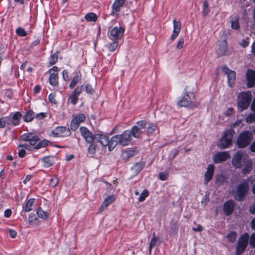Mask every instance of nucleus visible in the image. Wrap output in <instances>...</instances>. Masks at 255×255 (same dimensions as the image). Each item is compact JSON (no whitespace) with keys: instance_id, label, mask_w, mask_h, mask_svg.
<instances>
[{"instance_id":"obj_1","label":"nucleus","mask_w":255,"mask_h":255,"mask_svg":"<svg viewBox=\"0 0 255 255\" xmlns=\"http://www.w3.org/2000/svg\"><path fill=\"white\" fill-rule=\"evenodd\" d=\"M195 99V93L193 92H189L188 87L186 86L184 89V92L180 100L177 103V106L179 108L185 107L193 109L197 107L194 102Z\"/></svg>"},{"instance_id":"obj_2","label":"nucleus","mask_w":255,"mask_h":255,"mask_svg":"<svg viewBox=\"0 0 255 255\" xmlns=\"http://www.w3.org/2000/svg\"><path fill=\"white\" fill-rule=\"evenodd\" d=\"M249 190V180L244 179L237 185L234 192V199L237 201H244L248 195Z\"/></svg>"},{"instance_id":"obj_3","label":"nucleus","mask_w":255,"mask_h":255,"mask_svg":"<svg viewBox=\"0 0 255 255\" xmlns=\"http://www.w3.org/2000/svg\"><path fill=\"white\" fill-rule=\"evenodd\" d=\"M129 130H125L121 134H116L112 137V145L110 148H114L118 144L125 146L129 145L132 140Z\"/></svg>"},{"instance_id":"obj_4","label":"nucleus","mask_w":255,"mask_h":255,"mask_svg":"<svg viewBox=\"0 0 255 255\" xmlns=\"http://www.w3.org/2000/svg\"><path fill=\"white\" fill-rule=\"evenodd\" d=\"M252 95L250 91L242 92L238 96L237 106L239 110L242 112L247 110L251 102Z\"/></svg>"},{"instance_id":"obj_5","label":"nucleus","mask_w":255,"mask_h":255,"mask_svg":"<svg viewBox=\"0 0 255 255\" xmlns=\"http://www.w3.org/2000/svg\"><path fill=\"white\" fill-rule=\"evenodd\" d=\"M234 133V130L231 128L224 130L223 136L217 144L218 147L220 149H223L231 146Z\"/></svg>"},{"instance_id":"obj_6","label":"nucleus","mask_w":255,"mask_h":255,"mask_svg":"<svg viewBox=\"0 0 255 255\" xmlns=\"http://www.w3.org/2000/svg\"><path fill=\"white\" fill-rule=\"evenodd\" d=\"M253 139V134L249 130L242 131L238 136L236 144L239 148H244L247 147Z\"/></svg>"},{"instance_id":"obj_7","label":"nucleus","mask_w":255,"mask_h":255,"mask_svg":"<svg viewBox=\"0 0 255 255\" xmlns=\"http://www.w3.org/2000/svg\"><path fill=\"white\" fill-rule=\"evenodd\" d=\"M249 240V234L248 233H243L238 239L236 245V255H241L247 249Z\"/></svg>"},{"instance_id":"obj_8","label":"nucleus","mask_w":255,"mask_h":255,"mask_svg":"<svg viewBox=\"0 0 255 255\" xmlns=\"http://www.w3.org/2000/svg\"><path fill=\"white\" fill-rule=\"evenodd\" d=\"M70 128L65 126H58L48 133V136L52 137H66L71 135Z\"/></svg>"},{"instance_id":"obj_9","label":"nucleus","mask_w":255,"mask_h":255,"mask_svg":"<svg viewBox=\"0 0 255 255\" xmlns=\"http://www.w3.org/2000/svg\"><path fill=\"white\" fill-rule=\"evenodd\" d=\"M95 140H97L103 146H108L109 151H112L114 148H110L112 145V137L109 139V137L104 133H96L95 134Z\"/></svg>"},{"instance_id":"obj_10","label":"nucleus","mask_w":255,"mask_h":255,"mask_svg":"<svg viewBox=\"0 0 255 255\" xmlns=\"http://www.w3.org/2000/svg\"><path fill=\"white\" fill-rule=\"evenodd\" d=\"M244 152L238 150L234 155L231 162L233 166L236 169H241L243 166Z\"/></svg>"},{"instance_id":"obj_11","label":"nucleus","mask_w":255,"mask_h":255,"mask_svg":"<svg viewBox=\"0 0 255 255\" xmlns=\"http://www.w3.org/2000/svg\"><path fill=\"white\" fill-rule=\"evenodd\" d=\"M85 120L86 115L84 114H79L74 116L70 122V129L73 131H76Z\"/></svg>"},{"instance_id":"obj_12","label":"nucleus","mask_w":255,"mask_h":255,"mask_svg":"<svg viewBox=\"0 0 255 255\" xmlns=\"http://www.w3.org/2000/svg\"><path fill=\"white\" fill-rule=\"evenodd\" d=\"M125 28L122 26H114L110 31V37L111 39L119 40L123 37Z\"/></svg>"},{"instance_id":"obj_13","label":"nucleus","mask_w":255,"mask_h":255,"mask_svg":"<svg viewBox=\"0 0 255 255\" xmlns=\"http://www.w3.org/2000/svg\"><path fill=\"white\" fill-rule=\"evenodd\" d=\"M20 139L22 141H28L29 144L32 146H35L39 140L38 135L34 134L31 132H27L22 134Z\"/></svg>"},{"instance_id":"obj_14","label":"nucleus","mask_w":255,"mask_h":255,"mask_svg":"<svg viewBox=\"0 0 255 255\" xmlns=\"http://www.w3.org/2000/svg\"><path fill=\"white\" fill-rule=\"evenodd\" d=\"M222 71L227 76L229 86L231 87L234 86L236 78L235 71L230 70L226 65L222 67Z\"/></svg>"},{"instance_id":"obj_15","label":"nucleus","mask_w":255,"mask_h":255,"mask_svg":"<svg viewBox=\"0 0 255 255\" xmlns=\"http://www.w3.org/2000/svg\"><path fill=\"white\" fill-rule=\"evenodd\" d=\"M243 164L244 166L242 170V173L245 175L249 174L253 169V160L250 158L248 155L245 154L244 157Z\"/></svg>"},{"instance_id":"obj_16","label":"nucleus","mask_w":255,"mask_h":255,"mask_svg":"<svg viewBox=\"0 0 255 255\" xmlns=\"http://www.w3.org/2000/svg\"><path fill=\"white\" fill-rule=\"evenodd\" d=\"M126 0H115L112 5L111 13L112 15L118 17L121 11L122 7L125 4Z\"/></svg>"},{"instance_id":"obj_17","label":"nucleus","mask_w":255,"mask_h":255,"mask_svg":"<svg viewBox=\"0 0 255 255\" xmlns=\"http://www.w3.org/2000/svg\"><path fill=\"white\" fill-rule=\"evenodd\" d=\"M230 157V154L228 151H220L216 153L213 159L215 163L218 164L226 161Z\"/></svg>"},{"instance_id":"obj_18","label":"nucleus","mask_w":255,"mask_h":255,"mask_svg":"<svg viewBox=\"0 0 255 255\" xmlns=\"http://www.w3.org/2000/svg\"><path fill=\"white\" fill-rule=\"evenodd\" d=\"M80 131L81 135L88 143L95 141V134H93L87 128L85 127H80Z\"/></svg>"},{"instance_id":"obj_19","label":"nucleus","mask_w":255,"mask_h":255,"mask_svg":"<svg viewBox=\"0 0 255 255\" xmlns=\"http://www.w3.org/2000/svg\"><path fill=\"white\" fill-rule=\"evenodd\" d=\"M236 206L235 202L233 200H229L223 204V210L225 215L229 216L231 215L234 210Z\"/></svg>"},{"instance_id":"obj_20","label":"nucleus","mask_w":255,"mask_h":255,"mask_svg":"<svg viewBox=\"0 0 255 255\" xmlns=\"http://www.w3.org/2000/svg\"><path fill=\"white\" fill-rule=\"evenodd\" d=\"M217 54L218 57L228 55L229 54L228 46L226 39L221 42L217 51Z\"/></svg>"},{"instance_id":"obj_21","label":"nucleus","mask_w":255,"mask_h":255,"mask_svg":"<svg viewBox=\"0 0 255 255\" xmlns=\"http://www.w3.org/2000/svg\"><path fill=\"white\" fill-rule=\"evenodd\" d=\"M247 80V87L252 88L255 85V71L252 69H248L246 73Z\"/></svg>"},{"instance_id":"obj_22","label":"nucleus","mask_w":255,"mask_h":255,"mask_svg":"<svg viewBox=\"0 0 255 255\" xmlns=\"http://www.w3.org/2000/svg\"><path fill=\"white\" fill-rule=\"evenodd\" d=\"M116 200V197L114 195H111L107 196L103 202L102 205L99 207L100 212H102L106 209L110 205L112 204Z\"/></svg>"},{"instance_id":"obj_23","label":"nucleus","mask_w":255,"mask_h":255,"mask_svg":"<svg viewBox=\"0 0 255 255\" xmlns=\"http://www.w3.org/2000/svg\"><path fill=\"white\" fill-rule=\"evenodd\" d=\"M215 166L213 164H209L208 165L207 171L206 172L204 176V181L205 183H208L211 181L213 177L214 173Z\"/></svg>"},{"instance_id":"obj_24","label":"nucleus","mask_w":255,"mask_h":255,"mask_svg":"<svg viewBox=\"0 0 255 255\" xmlns=\"http://www.w3.org/2000/svg\"><path fill=\"white\" fill-rule=\"evenodd\" d=\"M173 33L171 36V40H174L178 36L181 27V23L180 21H176L175 19L173 20Z\"/></svg>"},{"instance_id":"obj_25","label":"nucleus","mask_w":255,"mask_h":255,"mask_svg":"<svg viewBox=\"0 0 255 255\" xmlns=\"http://www.w3.org/2000/svg\"><path fill=\"white\" fill-rule=\"evenodd\" d=\"M82 78V73L80 71H76L73 76L72 80L69 84V88L73 89L77 84L81 81Z\"/></svg>"},{"instance_id":"obj_26","label":"nucleus","mask_w":255,"mask_h":255,"mask_svg":"<svg viewBox=\"0 0 255 255\" xmlns=\"http://www.w3.org/2000/svg\"><path fill=\"white\" fill-rule=\"evenodd\" d=\"M43 166L45 168H49L54 164V156L51 155L46 156L41 159Z\"/></svg>"},{"instance_id":"obj_27","label":"nucleus","mask_w":255,"mask_h":255,"mask_svg":"<svg viewBox=\"0 0 255 255\" xmlns=\"http://www.w3.org/2000/svg\"><path fill=\"white\" fill-rule=\"evenodd\" d=\"M49 82L50 84L54 87H57L59 85L58 73H51L49 77Z\"/></svg>"},{"instance_id":"obj_28","label":"nucleus","mask_w":255,"mask_h":255,"mask_svg":"<svg viewBox=\"0 0 255 255\" xmlns=\"http://www.w3.org/2000/svg\"><path fill=\"white\" fill-rule=\"evenodd\" d=\"M35 199L34 198H30L25 203L24 206H23L24 211L26 212H29L32 211L33 209Z\"/></svg>"},{"instance_id":"obj_29","label":"nucleus","mask_w":255,"mask_h":255,"mask_svg":"<svg viewBox=\"0 0 255 255\" xmlns=\"http://www.w3.org/2000/svg\"><path fill=\"white\" fill-rule=\"evenodd\" d=\"M141 133V130L140 129L139 127L136 125L133 126L131 129L129 130V134H130L131 136H133L135 138H138L140 137Z\"/></svg>"},{"instance_id":"obj_30","label":"nucleus","mask_w":255,"mask_h":255,"mask_svg":"<svg viewBox=\"0 0 255 255\" xmlns=\"http://www.w3.org/2000/svg\"><path fill=\"white\" fill-rule=\"evenodd\" d=\"M21 116L22 115L20 112H16L13 114L12 113L11 118L13 122V126H16L19 124Z\"/></svg>"},{"instance_id":"obj_31","label":"nucleus","mask_w":255,"mask_h":255,"mask_svg":"<svg viewBox=\"0 0 255 255\" xmlns=\"http://www.w3.org/2000/svg\"><path fill=\"white\" fill-rule=\"evenodd\" d=\"M89 143H90V144L88 149V154L90 155L91 157H93L96 153L98 145L97 143L95 142V141Z\"/></svg>"},{"instance_id":"obj_32","label":"nucleus","mask_w":255,"mask_h":255,"mask_svg":"<svg viewBox=\"0 0 255 255\" xmlns=\"http://www.w3.org/2000/svg\"><path fill=\"white\" fill-rule=\"evenodd\" d=\"M145 163L144 162H137L132 166L131 170H133L136 174H137L143 169Z\"/></svg>"},{"instance_id":"obj_33","label":"nucleus","mask_w":255,"mask_h":255,"mask_svg":"<svg viewBox=\"0 0 255 255\" xmlns=\"http://www.w3.org/2000/svg\"><path fill=\"white\" fill-rule=\"evenodd\" d=\"M34 112L32 110H29L24 115L23 119L25 122H30L34 119Z\"/></svg>"},{"instance_id":"obj_34","label":"nucleus","mask_w":255,"mask_h":255,"mask_svg":"<svg viewBox=\"0 0 255 255\" xmlns=\"http://www.w3.org/2000/svg\"><path fill=\"white\" fill-rule=\"evenodd\" d=\"M52 143L49 140L44 139L39 141L35 146H34V149H38L42 147H45L48 145H51Z\"/></svg>"},{"instance_id":"obj_35","label":"nucleus","mask_w":255,"mask_h":255,"mask_svg":"<svg viewBox=\"0 0 255 255\" xmlns=\"http://www.w3.org/2000/svg\"><path fill=\"white\" fill-rule=\"evenodd\" d=\"M59 53V52L58 51H57L54 53H53L52 55H51L49 58V62H48V66H51L53 65H54L55 63H57L58 61V54Z\"/></svg>"},{"instance_id":"obj_36","label":"nucleus","mask_w":255,"mask_h":255,"mask_svg":"<svg viewBox=\"0 0 255 255\" xmlns=\"http://www.w3.org/2000/svg\"><path fill=\"white\" fill-rule=\"evenodd\" d=\"M85 18L87 21L96 22L97 21L98 16L97 14L94 12H89L85 15Z\"/></svg>"},{"instance_id":"obj_37","label":"nucleus","mask_w":255,"mask_h":255,"mask_svg":"<svg viewBox=\"0 0 255 255\" xmlns=\"http://www.w3.org/2000/svg\"><path fill=\"white\" fill-rule=\"evenodd\" d=\"M36 214L38 217L42 219L45 220L49 217V214L43 211L41 207H38L37 209Z\"/></svg>"},{"instance_id":"obj_38","label":"nucleus","mask_w":255,"mask_h":255,"mask_svg":"<svg viewBox=\"0 0 255 255\" xmlns=\"http://www.w3.org/2000/svg\"><path fill=\"white\" fill-rule=\"evenodd\" d=\"M157 128V126L155 124L150 123L146 128V133L149 135L154 133Z\"/></svg>"},{"instance_id":"obj_39","label":"nucleus","mask_w":255,"mask_h":255,"mask_svg":"<svg viewBox=\"0 0 255 255\" xmlns=\"http://www.w3.org/2000/svg\"><path fill=\"white\" fill-rule=\"evenodd\" d=\"M239 18L238 17H234L231 21V28L235 30H239L240 28Z\"/></svg>"},{"instance_id":"obj_40","label":"nucleus","mask_w":255,"mask_h":255,"mask_svg":"<svg viewBox=\"0 0 255 255\" xmlns=\"http://www.w3.org/2000/svg\"><path fill=\"white\" fill-rule=\"evenodd\" d=\"M237 234L235 231H231L226 236V238L229 242L234 243L236 240Z\"/></svg>"},{"instance_id":"obj_41","label":"nucleus","mask_w":255,"mask_h":255,"mask_svg":"<svg viewBox=\"0 0 255 255\" xmlns=\"http://www.w3.org/2000/svg\"><path fill=\"white\" fill-rule=\"evenodd\" d=\"M149 196V192L146 189H144L140 193L138 198V201L139 202H142L144 201L148 196Z\"/></svg>"},{"instance_id":"obj_42","label":"nucleus","mask_w":255,"mask_h":255,"mask_svg":"<svg viewBox=\"0 0 255 255\" xmlns=\"http://www.w3.org/2000/svg\"><path fill=\"white\" fill-rule=\"evenodd\" d=\"M118 46V41L114 40V41L110 44L108 48L110 51L113 52L117 49Z\"/></svg>"},{"instance_id":"obj_43","label":"nucleus","mask_w":255,"mask_h":255,"mask_svg":"<svg viewBox=\"0 0 255 255\" xmlns=\"http://www.w3.org/2000/svg\"><path fill=\"white\" fill-rule=\"evenodd\" d=\"M249 243L252 249H255V233H253L249 236Z\"/></svg>"},{"instance_id":"obj_44","label":"nucleus","mask_w":255,"mask_h":255,"mask_svg":"<svg viewBox=\"0 0 255 255\" xmlns=\"http://www.w3.org/2000/svg\"><path fill=\"white\" fill-rule=\"evenodd\" d=\"M156 241L157 238L155 236V233H153V237L151 238L149 245V251L150 253H151L152 248L155 246Z\"/></svg>"},{"instance_id":"obj_45","label":"nucleus","mask_w":255,"mask_h":255,"mask_svg":"<svg viewBox=\"0 0 255 255\" xmlns=\"http://www.w3.org/2000/svg\"><path fill=\"white\" fill-rule=\"evenodd\" d=\"M177 223V221H174L173 220L170 223V229L175 233H177L178 230L179 226Z\"/></svg>"},{"instance_id":"obj_46","label":"nucleus","mask_w":255,"mask_h":255,"mask_svg":"<svg viewBox=\"0 0 255 255\" xmlns=\"http://www.w3.org/2000/svg\"><path fill=\"white\" fill-rule=\"evenodd\" d=\"M15 32L18 35L21 37H25L27 35L25 30L21 27L16 28Z\"/></svg>"},{"instance_id":"obj_47","label":"nucleus","mask_w":255,"mask_h":255,"mask_svg":"<svg viewBox=\"0 0 255 255\" xmlns=\"http://www.w3.org/2000/svg\"><path fill=\"white\" fill-rule=\"evenodd\" d=\"M83 90V86H79L77 87L72 94H74V95H76L77 97H79V96L82 93V91Z\"/></svg>"},{"instance_id":"obj_48","label":"nucleus","mask_w":255,"mask_h":255,"mask_svg":"<svg viewBox=\"0 0 255 255\" xmlns=\"http://www.w3.org/2000/svg\"><path fill=\"white\" fill-rule=\"evenodd\" d=\"M69 100L70 101V103L72 105H75L78 103V97L76 96V95H74L73 94H71V95L70 96V97L69 98Z\"/></svg>"},{"instance_id":"obj_49","label":"nucleus","mask_w":255,"mask_h":255,"mask_svg":"<svg viewBox=\"0 0 255 255\" xmlns=\"http://www.w3.org/2000/svg\"><path fill=\"white\" fill-rule=\"evenodd\" d=\"M169 174L166 172H161L159 173V179L161 181H165L168 179Z\"/></svg>"},{"instance_id":"obj_50","label":"nucleus","mask_w":255,"mask_h":255,"mask_svg":"<svg viewBox=\"0 0 255 255\" xmlns=\"http://www.w3.org/2000/svg\"><path fill=\"white\" fill-rule=\"evenodd\" d=\"M55 97H56V93L55 92L50 93L48 96V100L52 104H56Z\"/></svg>"},{"instance_id":"obj_51","label":"nucleus","mask_w":255,"mask_h":255,"mask_svg":"<svg viewBox=\"0 0 255 255\" xmlns=\"http://www.w3.org/2000/svg\"><path fill=\"white\" fill-rule=\"evenodd\" d=\"M58 182V179L56 176L52 177L49 181V185L52 187L56 186Z\"/></svg>"},{"instance_id":"obj_52","label":"nucleus","mask_w":255,"mask_h":255,"mask_svg":"<svg viewBox=\"0 0 255 255\" xmlns=\"http://www.w3.org/2000/svg\"><path fill=\"white\" fill-rule=\"evenodd\" d=\"M136 126H138L140 130L145 128L146 126V122L144 120H141L136 123Z\"/></svg>"},{"instance_id":"obj_53","label":"nucleus","mask_w":255,"mask_h":255,"mask_svg":"<svg viewBox=\"0 0 255 255\" xmlns=\"http://www.w3.org/2000/svg\"><path fill=\"white\" fill-rule=\"evenodd\" d=\"M85 91L87 94H93L94 92V90L90 84H87L86 85Z\"/></svg>"},{"instance_id":"obj_54","label":"nucleus","mask_w":255,"mask_h":255,"mask_svg":"<svg viewBox=\"0 0 255 255\" xmlns=\"http://www.w3.org/2000/svg\"><path fill=\"white\" fill-rule=\"evenodd\" d=\"M11 115L12 113H11L9 116L4 117L7 127L13 126V122L11 118Z\"/></svg>"},{"instance_id":"obj_55","label":"nucleus","mask_w":255,"mask_h":255,"mask_svg":"<svg viewBox=\"0 0 255 255\" xmlns=\"http://www.w3.org/2000/svg\"><path fill=\"white\" fill-rule=\"evenodd\" d=\"M246 121L250 123L255 122V114H250L246 118Z\"/></svg>"},{"instance_id":"obj_56","label":"nucleus","mask_w":255,"mask_h":255,"mask_svg":"<svg viewBox=\"0 0 255 255\" xmlns=\"http://www.w3.org/2000/svg\"><path fill=\"white\" fill-rule=\"evenodd\" d=\"M216 179L217 182L220 183H223L225 180V177L222 174L218 175L216 177Z\"/></svg>"},{"instance_id":"obj_57","label":"nucleus","mask_w":255,"mask_h":255,"mask_svg":"<svg viewBox=\"0 0 255 255\" xmlns=\"http://www.w3.org/2000/svg\"><path fill=\"white\" fill-rule=\"evenodd\" d=\"M63 79L65 81H68L69 79V72L67 70L65 69L62 72Z\"/></svg>"},{"instance_id":"obj_58","label":"nucleus","mask_w":255,"mask_h":255,"mask_svg":"<svg viewBox=\"0 0 255 255\" xmlns=\"http://www.w3.org/2000/svg\"><path fill=\"white\" fill-rule=\"evenodd\" d=\"M7 126L4 117L0 118V128H4Z\"/></svg>"},{"instance_id":"obj_59","label":"nucleus","mask_w":255,"mask_h":255,"mask_svg":"<svg viewBox=\"0 0 255 255\" xmlns=\"http://www.w3.org/2000/svg\"><path fill=\"white\" fill-rule=\"evenodd\" d=\"M8 233L10 238L12 239L15 238L17 236V232L13 229H9L8 230Z\"/></svg>"},{"instance_id":"obj_60","label":"nucleus","mask_w":255,"mask_h":255,"mask_svg":"<svg viewBox=\"0 0 255 255\" xmlns=\"http://www.w3.org/2000/svg\"><path fill=\"white\" fill-rule=\"evenodd\" d=\"M184 40L183 38L180 39L177 45V49H181L184 47Z\"/></svg>"},{"instance_id":"obj_61","label":"nucleus","mask_w":255,"mask_h":255,"mask_svg":"<svg viewBox=\"0 0 255 255\" xmlns=\"http://www.w3.org/2000/svg\"><path fill=\"white\" fill-rule=\"evenodd\" d=\"M46 117V114L44 113H40L39 114H37L35 116L36 119L38 120H42V119H44V118H45Z\"/></svg>"},{"instance_id":"obj_62","label":"nucleus","mask_w":255,"mask_h":255,"mask_svg":"<svg viewBox=\"0 0 255 255\" xmlns=\"http://www.w3.org/2000/svg\"><path fill=\"white\" fill-rule=\"evenodd\" d=\"M125 153L128 158L133 156L135 154V151L132 150H128L125 151Z\"/></svg>"},{"instance_id":"obj_63","label":"nucleus","mask_w":255,"mask_h":255,"mask_svg":"<svg viewBox=\"0 0 255 255\" xmlns=\"http://www.w3.org/2000/svg\"><path fill=\"white\" fill-rule=\"evenodd\" d=\"M12 214V211L10 209H7L4 212V216L5 218H9Z\"/></svg>"},{"instance_id":"obj_64","label":"nucleus","mask_w":255,"mask_h":255,"mask_svg":"<svg viewBox=\"0 0 255 255\" xmlns=\"http://www.w3.org/2000/svg\"><path fill=\"white\" fill-rule=\"evenodd\" d=\"M250 150L252 152H255V139L253 141L249 147Z\"/></svg>"}]
</instances>
